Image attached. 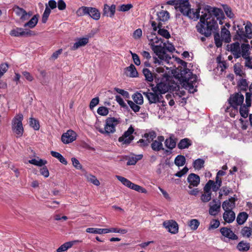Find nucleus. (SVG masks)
Masks as SVG:
<instances>
[{
	"instance_id": "09e8293b",
	"label": "nucleus",
	"mask_w": 252,
	"mask_h": 252,
	"mask_svg": "<svg viewBox=\"0 0 252 252\" xmlns=\"http://www.w3.org/2000/svg\"><path fill=\"white\" fill-rule=\"evenodd\" d=\"M174 162L177 166H182L185 164L186 159L184 156L179 155L175 158Z\"/></svg>"
},
{
	"instance_id": "473e14b6",
	"label": "nucleus",
	"mask_w": 252,
	"mask_h": 252,
	"mask_svg": "<svg viewBox=\"0 0 252 252\" xmlns=\"http://www.w3.org/2000/svg\"><path fill=\"white\" fill-rule=\"evenodd\" d=\"M191 145V141L188 138H184L180 140L178 144V147L180 149L188 148Z\"/></svg>"
},
{
	"instance_id": "5701e85b",
	"label": "nucleus",
	"mask_w": 252,
	"mask_h": 252,
	"mask_svg": "<svg viewBox=\"0 0 252 252\" xmlns=\"http://www.w3.org/2000/svg\"><path fill=\"white\" fill-rule=\"evenodd\" d=\"M220 232L223 236L230 239L234 240L238 239L237 236L230 229L227 227L221 228Z\"/></svg>"
},
{
	"instance_id": "f704fd0d",
	"label": "nucleus",
	"mask_w": 252,
	"mask_h": 252,
	"mask_svg": "<svg viewBox=\"0 0 252 252\" xmlns=\"http://www.w3.org/2000/svg\"><path fill=\"white\" fill-rule=\"evenodd\" d=\"M89 15L95 20H98L100 17V13L99 11L96 8L92 7H90Z\"/></svg>"
},
{
	"instance_id": "3c124183",
	"label": "nucleus",
	"mask_w": 252,
	"mask_h": 252,
	"mask_svg": "<svg viewBox=\"0 0 252 252\" xmlns=\"http://www.w3.org/2000/svg\"><path fill=\"white\" fill-rule=\"evenodd\" d=\"M29 162L34 165L42 166L47 163V161L42 159H39V160H37L36 159H32L30 160Z\"/></svg>"
},
{
	"instance_id": "ea45409f",
	"label": "nucleus",
	"mask_w": 252,
	"mask_h": 252,
	"mask_svg": "<svg viewBox=\"0 0 252 252\" xmlns=\"http://www.w3.org/2000/svg\"><path fill=\"white\" fill-rule=\"evenodd\" d=\"M86 232L90 233L101 234L106 233V228H88L86 229Z\"/></svg>"
},
{
	"instance_id": "7c9ffc66",
	"label": "nucleus",
	"mask_w": 252,
	"mask_h": 252,
	"mask_svg": "<svg viewBox=\"0 0 252 252\" xmlns=\"http://www.w3.org/2000/svg\"><path fill=\"white\" fill-rule=\"evenodd\" d=\"M248 214L245 212L240 213L237 218L236 221L239 225L243 224L248 218Z\"/></svg>"
},
{
	"instance_id": "e2e57ef3",
	"label": "nucleus",
	"mask_w": 252,
	"mask_h": 252,
	"mask_svg": "<svg viewBox=\"0 0 252 252\" xmlns=\"http://www.w3.org/2000/svg\"><path fill=\"white\" fill-rule=\"evenodd\" d=\"M133 5L131 4H122L119 7V11L122 12H126L132 8Z\"/></svg>"
},
{
	"instance_id": "393cba45",
	"label": "nucleus",
	"mask_w": 252,
	"mask_h": 252,
	"mask_svg": "<svg viewBox=\"0 0 252 252\" xmlns=\"http://www.w3.org/2000/svg\"><path fill=\"white\" fill-rule=\"evenodd\" d=\"M223 218L227 223L232 222L235 219V214L232 210H224Z\"/></svg>"
},
{
	"instance_id": "0e129e2a",
	"label": "nucleus",
	"mask_w": 252,
	"mask_h": 252,
	"mask_svg": "<svg viewBox=\"0 0 252 252\" xmlns=\"http://www.w3.org/2000/svg\"><path fill=\"white\" fill-rule=\"evenodd\" d=\"M97 112L100 115L106 116L108 114L109 111L107 107L101 106L97 109Z\"/></svg>"
},
{
	"instance_id": "f3484780",
	"label": "nucleus",
	"mask_w": 252,
	"mask_h": 252,
	"mask_svg": "<svg viewBox=\"0 0 252 252\" xmlns=\"http://www.w3.org/2000/svg\"><path fill=\"white\" fill-rule=\"evenodd\" d=\"M161 95L165 94L170 89L169 83L166 81H161L158 83L156 87H153Z\"/></svg>"
},
{
	"instance_id": "39448f33",
	"label": "nucleus",
	"mask_w": 252,
	"mask_h": 252,
	"mask_svg": "<svg viewBox=\"0 0 252 252\" xmlns=\"http://www.w3.org/2000/svg\"><path fill=\"white\" fill-rule=\"evenodd\" d=\"M152 92H143V94L148 99L150 104L160 103L162 106H165L166 102L162 99V95L158 92L155 88H152Z\"/></svg>"
},
{
	"instance_id": "2f4dec72",
	"label": "nucleus",
	"mask_w": 252,
	"mask_h": 252,
	"mask_svg": "<svg viewBox=\"0 0 252 252\" xmlns=\"http://www.w3.org/2000/svg\"><path fill=\"white\" fill-rule=\"evenodd\" d=\"M165 146L170 149H173L176 147V139L171 136L169 138L165 140L164 142Z\"/></svg>"
},
{
	"instance_id": "bf43d9fd",
	"label": "nucleus",
	"mask_w": 252,
	"mask_h": 252,
	"mask_svg": "<svg viewBox=\"0 0 252 252\" xmlns=\"http://www.w3.org/2000/svg\"><path fill=\"white\" fill-rule=\"evenodd\" d=\"M223 10L226 15V16L229 18H233L234 17V14L232 12L231 9L226 5L223 6Z\"/></svg>"
},
{
	"instance_id": "4d7b16f0",
	"label": "nucleus",
	"mask_w": 252,
	"mask_h": 252,
	"mask_svg": "<svg viewBox=\"0 0 252 252\" xmlns=\"http://www.w3.org/2000/svg\"><path fill=\"white\" fill-rule=\"evenodd\" d=\"M204 164V160L200 159V158H198L194 161L193 167L195 169L199 170L203 167Z\"/></svg>"
},
{
	"instance_id": "774afa93",
	"label": "nucleus",
	"mask_w": 252,
	"mask_h": 252,
	"mask_svg": "<svg viewBox=\"0 0 252 252\" xmlns=\"http://www.w3.org/2000/svg\"><path fill=\"white\" fill-rule=\"evenodd\" d=\"M128 104L134 112H137L139 111L140 107L137 104H136L131 100L128 101Z\"/></svg>"
},
{
	"instance_id": "f03ea898",
	"label": "nucleus",
	"mask_w": 252,
	"mask_h": 252,
	"mask_svg": "<svg viewBox=\"0 0 252 252\" xmlns=\"http://www.w3.org/2000/svg\"><path fill=\"white\" fill-rule=\"evenodd\" d=\"M180 81L183 84V87L190 93H193L196 91L197 76L192 74L190 70L186 67H181L180 73L178 74Z\"/></svg>"
},
{
	"instance_id": "58836bf2",
	"label": "nucleus",
	"mask_w": 252,
	"mask_h": 252,
	"mask_svg": "<svg viewBox=\"0 0 252 252\" xmlns=\"http://www.w3.org/2000/svg\"><path fill=\"white\" fill-rule=\"evenodd\" d=\"M162 24L158 23V33L166 39H168L170 37L169 32L167 30L162 29Z\"/></svg>"
},
{
	"instance_id": "6ab92c4d",
	"label": "nucleus",
	"mask_w": 252,
	"mask_h": 252,
	"mask_svg": "<svg viewBox=\"0 0 252 252\" xmlns=\"http://www.w3.org/2000/svg\"><path fill=\"white\" fill-rule=\"evenodd\" d=\"M116 11V5L112 4L111 6L107 4L104 5L103 9V15L104 16L113 17Z\"/></svg>"
},
{
	"instance_id": "a211bd4d",
	"label": "nucleus",
	"mask_w": 252,
	"mask_h": 252,
	"mask_svg": "<svg viewBox=\"0 0 252 252\" xmlns=\"http://www.w3.org/2000/svg\"><path fill=\"white\" fill-rule=\"evenodd\" d=\"M220 208V202L214 199L210 203L209 213L211 215L215 216L219 212Z\"/></svg>"
},
{
	"instance_id": "8fccbe9b",
	"label": "nucleus",
	"mask_w": 252,
	"mask_h": 252,
	"mask_svg": "<svg viewBox=\"0 0 252 252\" xmlns=\"http://www.w3.org/2000/svg\"><path fill=\"white\" fill-rule=\"evenodd\" d=\"M200 224L199 221L196 219H192L189 221L188 225L192 230H195L197 229Z\"/></svg>"
},
{
	"instance_id": "69168bd1",
	"label": "nucleus",
	"mask_w": 252,
	"mask_h": 252,
	"mask_svg": "<svg viewBox=\"0 0 252 252\" xmlns=\"http://www.w3.org/2000/svg\"><path fill=\"white\" fill-rule=\"evenodd\" d=\"M156 133L155 132L151 131L148 133H145L143 137L145 139H148V141H149L150 142H151L152 141H153L154 139H155L156 137Z\"/></svg>"
},
{
	"instance_id": "dca6fc26",
	"label": "nucleus",
	"mask_w": 252,
	"mask_h": 252,
	"mask_svg": "<svg viewBox=\"0 0 252 252\" xmlns=\"http://www.w3.org/2000/svg\"><path fill=\"white\" fill-rule=\"evenodd\" d=\"M227 50L230 51L235 58L238 59L241 57L240 44L238 42L227 45Z\"/></svg>"
},
{
	"instance_id": "f257e3e1",
	"label": "nucleus",
	"mask_w": 252,
	"mask_h": 252,
	"mask_svg": "<svg viewBox=\"0 0 252 252\" xmlns=\"http://www.w3.org/2000/svg\"><path fill=\"white\" fill-rule=\"evenodd\" d=\"M219 20L220 25L223 24L221 20L224 14L221 9L218 8H211L210 9H204L201 11L200 23H198L196 28L198 32L206 37L210 36L213 30L218 29L217 20Z\"/></svg>"
},
{
	"instance_id": "680f3d73",
	"label": "nucleus",
	"mask_w": 252,
	"mask_h": 252,
	"mask_svg": "<svg viewBox=\"0 0 252 252\" xmlns=\"http://www.w3.org/2000/svg\"><path fill=\"white\" fill-rule=\"evenodd\" d=\"M211 192H205L201 196V200L203 202H207L211 199Z\"/></svg>"
},
{
	"instance_id": "4468645a",
	"label": "nucleus",
	"mask_w": 252,
	"mask_h": 252,
	"mask_svg": "<svg viewBox=\"0 0 252 252\" xmlns=\"http://www.w3.org/2000/svg\"><path fill=\"white\" fill-rule=\"evenodd\" d=\"M77 134L72 130H68L62 135V141L64 144H68L75 141L76 139Z\"/></svg>"
},
{
	"instance_id": "423d86ee",
	"label": "nucleus",
	"mask_w": 252,
	"mask_h": 252,
	"mask_svg": "<svg viewBox=\"0 0 252 252\" xmlns=\"http://www.w3.org/2000/svg\"><path fill=\"white\" fill-rule=\"evenodd\" d=\"M221 38L220 34L216 33L214 35V40L216 46L220 47L222 44V41L225 43H229L231 41V35L229 31L223 26L221 29Z\"/></svg>"
},
{
	"instance_id": "0eeeda50",
	"label": "nucleus",
	"mask_w": 252,
	"mask_h": 252,
	"mask_svg": "<svg viewBox=\"0 0 252 252\" xmlns=\"http://www.w3.org/2000/svg\"><path fill=\"white\" fill-rule=\"evenodd\" d=\"M23 115L22 114L16 115L12 121V129L17 135V137H21L24 132V128L22 125Z\"/></svg>"
},
{
	"instance_id": "9d476101",
	"label": "nucleus",
	"mask_w": 252,
	"mask_h": 252,
	"mask_svg": "<svg viewBox=\"0 0 252 252\" xmlns=\"http://www.w3.org/2000/svg\"><path fill=\"white\" fill-rule=\"evenodd\" d=\"M13 9L16 15L20 17V19L22 22L29 20L32 15V12L29 11L27 12L23 8H20L18 6H15Z\"/></svg>"
},
{
	"instance_id": "a878e982",
	"label": "nucleus",
	"mask_w": 252,
	"mask_h": 252,
	"mask_svg": "<svg viewBox=\"0 0 252 252\" xmlns=\"http://www.w3.org/2000/svg\"><path fill=\"white\" fill-rule=\"evenodd\" d=\"M89 42L88 38L83 37L78 39L71 47V50L75 51L81 47L85 46Z\"/></svg>"
},
{
	"instance_id": "c03bdc74",
	"label": "nucleus",
	"mask_w": 252,
	"mask_h": 252,
	"mask_svg": "<svg viewBox=\"0 0 252 252\" xmlns=\"http://www.w3.org/2000/svg\"><path fill=\"white\" fill-rule=\"evenodd\" d=\"M238 30L237 31V34L239 36L238 39L240 41L248 42L247 39H246V36L245 35V31L243 28H240L239 26H237Z\"/></svg>"
},
{
	"instance_id": "c85d7f7f",
	"label": "nucleus",
	"mask_w": 252,
	"mask_h": 252,
	"mask_svg": "<svg viewBox=\"0 0 252 252\" xmlns=\"http://www.w3.org/2000/svg\"><path fill=\"white\" fill-rule=\"evenodd\" d=\"M38 15H34L32 19L24 25V28L29 27V28H33L37 24L38 21Z\"/></svg>"
},
{
	"instance_id": "9b49d317",
	"label": "nucleus",
	"mask_w": 252,
	"mask_h": 252,
	"mask_svg": "<svg viewBox=\"0 0 252 252\" xmlns=\"http://www.w3.org/2000/svg\"><path fill=\"white\" fill-rule=\"evenodd\" d=\"M10 34L12 36H32L34 35L33 32L21 28H16L12 30L10 32Z\"/></svg>"
},
{
	"instance_id": "6e6d98bb",
	"label": "nucleus",
	"mask_w": 252,
	"mask_h": 252,
	"mask_svg": "<svg viewBox=\"0 0 252 252\" xmlns=\"http://www.w3.org/2000/svg\"><path fill=\"white\" fill-rule=\"evenodd\" d=\"M143 73L145 77L146 80L148 81L151 82L153 80V74L147 68L143 69Z\"/></svg>"
},
{
	"instance_id": "e433bc0d",
	"label": "nucleus",
	"mask_w": 252,
	"mask_h": 252,
	"mask_svg": "<svg viewBox=\"0 0 252 252\" xmlns=\"http://www.w3.org/2000/svg\"><path fill=\"white\" fill-rule=\"evenodd\" d=\"M241 56L243 58H246L247 57L250 56V45L248 44H242L241 45Z\"/></svg>"
},
{
	"instance_id": "338daca9",
	"label": "nucleus",
	"mask_w": 252,
	"mask_h": 252,
	"mask_svg": "<svg viewBox=\"0 0 252 252\" xmlns=\"http://www.w3.org/2000/svg\"><path fill=\"white\" fill-rule=\"evenodd\" d=\"M244 59L245 60V66L248 68L252 69V56H249Z\"/></svg>"
},
{
	"instance_id": "2eb2a0df",
	"label": "nucleus",
	"mask_w": 252,
	"mask_h": 252,
	"mask_svg": "<svg viewBox=\"0 0 252 252\" xmlns=\"http://www.w3.org/2000/svg\"><path fill=\"white\" fill-rule=\"evenodd\" d=\"M163 226L166 228L169 232L172 234H176L178 232V224L175 220H172L164 221L163 222Z\"/></svg>"
},
{
	"instance_id": "7ed1b4c3",
	"label": "nucleus",
	"mask_w": 252,
	"mask_h": 252,
	"mask_svg": "<svg viewBox=\"0 0 252 252\" xmlns=\"http://www.w3.org/2000/svg\"><path fill=\"white\" fill-rule=\"evenodd\" d=\"M119 121L114 117L107 118L105 120L104 128H101L96 124V129L101 134L105 135H110L116 131V126L119 124Z\"/></svg>"
},
{
	"instance_id": "72a5a7b5",
	"label": "nucleus",
	"mask_w": 252,
	"mask_h": 252,
	"mask_svg": "<svg viewBox=\"0 0 252 252\" xmlns=\"http://www.w3.org/2000/svg\"><path fill=\"white\" fill-rule=\"evenodd\" d=\"M237 249L240 252H247L250 248V243L242 241L237 246Z\"/></svg>"
},
{
	"instance_id": "052dcab7",
	"label": "nucleus",
	"mask_w": 252,
	"mask_h": 252,
	"mask_svg": "<svg viewBox=\"0 0 252 252\" xmlns=\"http://www.w3.org/2000/svg\"><path fill=\"white\" fill-rule=\"evenodd\" d=\"M30 125L35 130H38L39 128V124L37 121L33 118H31L30 120Z\"/></svg>"
},
{
	"instance_id": "864d4df0",
	"label": "nucleus",
	"mask_w": 252,
	"mask_h": 252,
	"mask_svg": "<svg viewBox=\"0 0 252 252\" xmlns=\"http://www.w3.org/2000/svg\"><path fill=\"white\" fill-rule=\"evenodd\" d=\"M45 9L42 17V22L43 23H45L47 22L49 16L51 13V9L48 7L47 4H45Z\"/></svg>"
},
{
	"instance_id": "37998d69",
	"label": "nucleus",
	"mask_w": 252,
	"mask_h": 252,
	"mask_svg": "<svg viewBox=\"0 0 252 252\" xmlns=\"http://www.w3.org/2000/svg\"><path fill=\"white\" fill-rule=\"evenodd\" d=\"M91 7L82 6L77 11L76 14L78 16H82L84 15H89Z\"/></svg>"
},
{
	"instance_id": "f8f14e48",
	"label": "nucleus",
	"mask_w": 252,
	"mask_h": 252,
	"mask_svg": "<svg viewBox=\"0 0 252 252\" xmlns=\"http://www.w3.org/2000/svg\"><path fill=\"white\" fill-rule=\"evenodd\" d=\"M190 9V5L189 0H179L176 10L179 11L186 16Z\"/></svg>"
},
{
	"instance_id": "bb28decb",
	"label": "nucleus",
	"mask_w": 252,
	"mask_h": 252,
	"mask_svg": "<svg viewBox=\"0 0 252 252\" xmlns=\"http://www.w3.org/2000/svg\"><path fill=\"white\" fill-rule=\"evenodd\" d=\"M158 20V23H161V22H165L167 21L170 18V15L168 11L165 10H162L157 14Z\"/></svg>"
},
{
	"instance_id": "a18cd8bd",
	"label": "nucleus",
	"mask_w": 252,
	"mask_h": 252,
	"mask_svg": "<svg viewBox=\"0 0 252 252\" xmlns=\"http://www.w3.org/2000/svg\"><path fill=\"white\" fill-rule=\"evenodd\" d=\"M132 98L134 100V102L138 105H141L143 103V97L140 93H135L132 95Z\"/></svg>"
},
{
	"instance_id": "de8ad7c7",
	"label": "nucleus",
	"mask_w": 252,
	"mask_h": 252,
	"mask_svg": "<svg viewBox=\"0 0 252 252\" xmlns=\"http://www.w3.org/2000/svg\"><path fill=\"white\" fill-rule=\"evenodd\" d=\"M241 234L244 237L250 238L252 235V230L248 226H245L242 229Z\"/></svg>"
},
{
	"instance_id": "a19ab883",
	"label": "nucleus",
	"mask_w": 252,
	"mask_h": 252,
	"mask_svg": "<svg viewBox=\"0 0 252 252\" xmlns=\"http://www.w3.org/2000/svg\"><path fill=\"white\" fill-rule=\"evenodd\" d=\"M116 178L120 181L124 186L131 189V186L132 185L133 183L126 179L125 177H123L121 176L117 175L116 176Z\"/></svg>"
},
{
	"instance_id": "603ef678",
	"label": "nucleus",
	"mask_w": 252,
	"mask_h": 252,
	"mask_svg": "<svg viewBox=\"0 0 252 252\" xmlns=\"http://www.w3.org/2000/svg\"><path fill=\"white\" fill-rule=\"evenodd\" d=\"M45 9L42 17V22L43 23H45L47 22L49 16L51 13V9L48 7L47 4H45Z\"/></svg>"
},
{
	"instance_id": "ddd939ff",
	"label": "nucleus",
	"mask_w": 252,
	"mask_h": 252,
	"mask_svg": "<svg viewBox=\"0 0 252 252\" xmlns=\"http://www.w3.org/2000/svg\"><path fill=\"white\" fill-rule=\"evenodd\" d=\"M163 44L164 45L161 46L163 47L162 52L158 53V56L161 59H170V57L166 54V51L172 52L175 50V48L172 44L168 41L167 42H163Z\"/></svg>"
},
{
	"instance_id": "c756f323",
	"label": "nucleus",
	"mask_w": 252,
	"mask_h": 252,
	"mask_svg": "<svg viewBox=\"0 0 252 252\" xmlns=\"http://www.w3.org/2000/svg\"><path fill=\"white\" fill-rule=\"evenodd\" d=\"M235 199L231 197L228 200L224 201L222 205V209L224 210H232V208L234 206Z\"/></svg>"
},
{
	"instance_id": "49530a36",
	"label": "nucleus",
	"mask_w": 252,
	"mask_h": 252,
	"mask_svg": "<svg viewBox=\"0 0 252 252\" xmlns=\"http://www.w3.org/2000/svg\"><path fill=\"white\" fill-rule=\"evenodd\" d=\"M217 62L218 63V68H220L221 71H223L226 68V63L224 61L221 60V56H219L217 58Z\"/></svg>"
},
{
	"instance_id": "79ce46f5",
	"label": "nucleus",
	"mask_w": 252,
	"mask_h": 252,
	"mask_svg": "<svg viewBox=\"0 0 252 252\" xmlns=\"http://www.w3.org/2000/svg\"><path fill=\"white\" fill-rule=\"evenodd\" d=\"M51 155L59 159V160L62 163L66 165L67 162L66 160L63 157V156L57 152L51 151Z\"/></svg>"
},
{
	"instance_id": "1a4fd4ad",
	"label": "nucleus",
	"mask_w": 252,
	"mask_h": 252,
	"mask_svg": "<svg viewBox=\"0 0 252 252\" xmlns=\"http://www.w3.org/2000/svg\"><path fill=\"white\" fill-rule=\"evenodd\" d=\"M134 129L132 126L129 127L128 129L124 132L123 135L119 138V141L123 145H128L134 139V136L132 135Z\"/></svg>"
},
{
	"instance_id": "13d9d810",
	"label": "nucleus",
	"mask_w": 252,
	"mask_h": 252,
	"mask_svg": "<svg viewBox=\"0 0 252 252\" xmlns=\"http://www.w3.org/2000/svg\"><path fill=\"white\" fill-rule=\"evenodd\" d=\"M130 189L141 193H146L147 192V191L145 189L139 185L134 184V183L132 184Z\"/></svg>"
},
{
	"instance_id": "b1692460",
	"label": "nucleus",
	"mask_w": 252,
	"mask_h": 252,
	"mask_svg": "<svg viewBox=\"0 0 252 252\" xmlns=\"http://www.w3.org/2000/svg\"><path fill=\"white\" fill-rule=\"evenodd\" d=\"M200 7H198L196 9H191L190 8L189 11L188 12L186 16L188 17L190 19H193L194 21H196L199 18H200Z\"/></svg>"
},
{
	"instance_id": "c9c22d12",
	"label": "nucleus",
	"mask_w": 252,
	"mask_h": 252,
	"mask_svg": "<svg viewBox=\"0 0 252 252\" xmlns=\"http://www.w3.org/2000/svg\"><path fill=\"white\" fill-rule=\"evenodd\" d=\"M245 35L246 36V39L252 38V24L251 22H248L247 23L245 27Z\"/></svg>"
},
{
	"instance_id": "412c9836",
	"label": "nucleus",
	"mask_w": 252,
	"mask_h": 252,
	"mask_svg": "<svg viewBox=\"0 0 252 252\" xmlns=\"http://www.w3.org/2000/svg\"><path fill=\"white\" fill-rule=\"evenodd\" d=\"M189 185V188L192 189L191 186L197 187L200 183V177L198 175L194 173L190 174L187 179Z\"/></svg>"
},
{
	"instance_id": "aec40b11",
	"label": "nucleus",
	"mask_w": 252,
	"mask_h": 252,
	"mask_svg": "<svg viewBox=\"0 0 252 252\" xmlns=\"http://www.w3.org/2000/svg\"><path fill=\"white\" fill-rule=\"evenodd\" d=\"M164 138L162 136L158 137L157 140L153 141L151 144V148L155 151H159L163 150L162 142L164 141Z\"/></svg>"
},
{
	"instance_id": "4be33fe9",
	"label": "nucleus",
	"mask_w": 252,
	"mask_h": 252,
	"mask_svg": "<svg viewBox=\"0 0 252 252\" xmlns=\"http://www.w3.org/2000/svg\"><path fill=\"white\" fill-rule=\"evenodd\" d=\"M81 242L82 241L76 240L64 243L57 250V252H65L69 248H71L73 245Z\"/></svg>"
},
{
	"instance_id": "6e6552de",
	"label": "nucleus",
	"mask_w": 252,
	"mask_h": 252,
	"mask_svg": "<svg viewBox=\"0 0 252 252\" xmlns=\"http://www.w3.org/2000/svg\"><path fill=\"white\" fill-rule=\"evenodd\" d=\"M244 100V96L240 93L231 95L229 99L230 104L236 110L239 106L243 105Z\"/></svg>"
},
{
	"instance_id": "cd10ccee",
	"label": "nucleus",
	"mask_w": 252,
	"mask_h": 252,
	"mask_svg": "<svg viewBox=\"0 0 252 252\" xmlns=\"http://www.w3.org/2000/svg\"><path fill=\"white\" fill-rule=\"evenodd\" d=\"M125 73L126 76L130 77H135L137 76L138 75L135 66L132 64L126 68Z\"/></svg>"
},
{
	"instance_id": "5fc2aeb1",
	"label": "nucleus",
	"mask_w": 252,
	"mask_h": 252,
	"mask_svg": "<svg viewBox=\"0 0 252 252\" xmlns=\"http://www.w3.org/2000/svg\"><path fill=\"white\" fill-rule=\"evenodd\" d=\"M249 107L245 104L240 106V113L242 117L246 118L248 116Z\"/></svg>"
},
{
	"instance_id": "20e7f679",
	"label": "nucleus",
	"mask_w": 252,
	"mask_h": 252,
	"mask_svg": "<svg viewBox=\"0 0 252 252\" xmlns=\"http://www.w3.org/2000/svg\"><path fill=\"white\" fill-rule=\"evenodd\" d=\"M149 45L151 46L152 50L158 56V53L162 52L163 41L161 38H159L155 33H151L148 35Z\"/></svg>"
},
{
	"instance_id": "4c0bfd02",
	"label": "nucleus",
	"mask_w": 252,
	"mask_h": 252,
	"mask_svg": "<svg viewBox=\"0 0 252 252\" xmlns=\"http://www.w3.org/2000/svg\"><path fill=\"white\" fill-rule=\"evenodd\" d=\"M85 176L88 182H90L97 186L100 185L99 181L97 179L95 176L88 173H86L85 174Z\"/></svg>"
}]
</instances>
